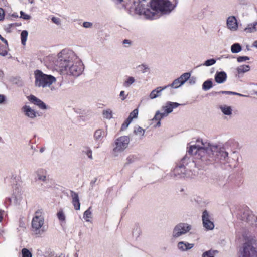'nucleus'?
<instances>
[{"instance_id": "obj_52", "label": "nucleus", "mask_w": 257, "mask_h": 257, "mask_svg": "<svg viewBox=\"0 0 257 257\" xmlns=\"http://www.w3.org/2000/svg\"><path fill=\"white\" fill-rule=\"evenodd\" d=\"M0 39L2 40V42H3L5 44H8L7 40L6 39H5L4 37H3L1 35H0Z\"/></svg>"}, {"instance_id": "obj_25", "label": "nucleus", "mask_w": 257, "mask_h": 257, "mask_svg": "<svg viewBox=\"0 0 257 257\" xmlns=\"http://www.w3.org/2000/svg\"><path fill=\"white\" fill-rule=\"evenodd\" d=\"M83 27L86 28H99L100 26L97 24H93L90 22H84L82 25Z\"/></svg>"}, {"instance_id": "obj_9", "label": "nucleus", "mask_w": 257, "mask_h": 257, "mask_svg": "<svg viewBox=\"0 0 257 257\" xmlns=\"http://www.w3.org/2000/svg\"><path fill=\"white\" fill-rule=\"evenodd\" d=\"M191 229V226L187 224L180 223L176 225L174 229L173 236L178 237L182 234H185Z\"/></svg>"}, {"instance_id": "obj_19", "label": "nucleus", "mask_w": 257, "mask_h": 257, "mask_svg": "<svg viewBox=\"0 0 257 257\" xmlns=\"http://www.w3.org/2000/svg\"><path fill=\"white\" fill-rule=\"evenodd\" d=\"M227 75L225 72H220L217 73L215 76V80L218 83H223L226 79Z\"/></svg>"}, {"instance_id": "obj_14", "label": "nucleus", "mask_w": 257, "mask_h": 257, "mask_svg": "<svg viewBox=\"0 0 257 257\" xmlns=\"http://www.w3.org/2000/svg\"><path fill=\"white\" fill-rule=\"evenodd\" d=\"M70 194L72 197V203L76 210H80V203L79 199L78 194L74 191L71 190Z\"/></svg>"}, {"instance_id": "obj_38", "label": "nucleus", "mask_w": 257, "mask_h": 257, "mask_svg": "<svg viewBox=\"0 0 257 257\" xmlns=\"http://www.w3.org/2000/svg\"><path fill=\"white\" fill-rule=\"evenodd\" d=\"M146 1V0H139V1L136 4L135 6L136 7H138V5H139V7L141 9L145 8L144 7L146 6V4H145ZM147 4H146V6Z\"/></svg>"}, {"instance_id": "obj_3", "label": "nucleus", "mask_w": 257, "mask_h": 257, "mask_svg": "<svg viewBox=\"0 0 257 257\" xmlns=\"http://www.w3.org/2000/svg\"><path fill=\"white\" fill-rule=\"evenodd\" d=\"M44 224V217L42 210H38L31 222V231L35 235H41L44 232L42 229Z\"/></svg>"}, {"instance_id": "obj_23", "label": "nucleus", "mask_w": 257, "mask_h": 257, "mask_svg": "<svg viewBox=\"0 0 257 257\" xmlns=\"http://www.w3.org/2000/svg\"><path fill=\"white\" fill-rule=\"evenodd\" d=\"M46 171L43 169H39L37 171L38 179L45 181L46 180Z\"/></svg>"}, {"instance_id": "obj_50", "label": "nucleus", "mask_w": 257, "mask_h": 257, "mask_svg": "<svg viewBox=\"0 0 257 257\" xmlns=\"http://www.w3.org/2000/svg\"><path fill=\"white\" fill-rule=\"evenodd\" d=\"M87 155L90 159H92V151L91 150L87 151Z\"/></svg>"}, {"instance_id": "obj_6", "label": "nucleus", "mask_w": 257, "mask_h": 257, "mask_svg": "<svg viewBox=\"0 0 257 257\" xmlns=\"http://www.w3.org/2000/svg\"><path fill=\"white\" fill-rule=\"evenodd\" d=\"M239 257H257V251L251 243H245L240 250Z\"/></svg>"}, {"instance_id": "obj_54", "label": "nucleus", "mask_w": 257, "mask_h": 257, "mask_svg": "<svg viewBox=\"0 0 257 257\" xmlns=\"http://www.w3.org/2000/svg\"><path fill=\"white\" fill-rule=\"evenodd\" d=\"M4 211L0 210V222H1L3 218Z\"/></svg>"}, {"instance_id": "obj_26", "label": "nucleus", "mask_w": 257, "mask_h": 257, "mask_svg": "<svg viewBox=\"0 0 257 257\" xmlns=\"http://www.w3.org/2000/svg\"><path fill=\"white\" fill-rule=\"evenodd\" d=\"M242 48L239 43H235L231 46V50L232 53H236L241 51Z\"/></svg>"}, {"instance_id": "obj_61", "label": "nucleus", "mask_w": 257, "mask_h": 257, "mask_svg": "<svg viewBox=\"0 0 257 257\" xmlns=\"http://www.w3.org/2000/svg\"><path fill=\"white\" fill-rule=\"evenodd\" d=\"M43 151H44V149H43V148H41V149H40V152H43Z\"/></svg>"}, {"instance_id": "obj_57", "label": "nucleus", "mask_w": 257, "mask_h": 257, "mask_svg": "<svg viewBox=\"0 0 257 257\" xmlns=\"http://www.w3.org/2000/svg\"><path fill=\"white\" fill-rule=\"evenodd\" d=\"M222 93L225 94L232 93V92L230 91H222Z\"/></svg>"}, {"instance_id": "obj_24", "label": "nucleus", "mask_w": 257, "mask_h": 257, "mask_svg": "<svg viewBox=\"0 0 257 257\" xmlns=\"http://www.w3.org/2000/svg\"><path fill=\"white\" fill-rule=\"evenodd\" d=\"M250 68V66L248 65H240L237 68V71L239 74L243 73L248 71Z\"/></svg>"}, {"instance_id": "obj_55", "label": "nucleus", "mask_w": 257, "mask_h": 257, "mask_svg": "<svg viewBox=\"0 0 257 257\" xmlns=\"http://www.w3.org/2000/svg\"><path fill=\"white\" fill-rule=\"evenodd\" d=\"M123 44H131V41L128 40H127V39H125L123 41Z\"/></svg>"}, {"instance_id": "obj_47", "label": "nucleus", "mask_w": 257, "mask_h": 257, "mask_svg": "<svg viewBox=\"0 0 257 257\" xmlns=\"http://www.w3.org/2000/svg\"><path fill=\"white\" fill-rule=\"evenodd\" d=\"M131 122L128 121V119H126L125 122L122 124L121 130H124L126 128Z\"/></svg>"}, {"instance_id": "obj_12", "label": "nucleus", "mask_w": 257, "mask_h": 257, "mask_svg": "<svg viewBox=\"0 0 257 257\" xmlns=\"http://www.w3.org/2000/svg\"><path fill=\"white\" fill-rule=\"evenodd\" d=\"M227 28L231 31H236L238 27V24L236 17L230 16L226 19Z\"/></svg>"}, {"instance_id": "obj_37", "label": "nucleus", "mask_w": 257, "mask_h": 257, "mask_svg": "<svg viewBox=\"0 0 257 257\" xmlns=\"http://www.w3.org/2000/svg\"><path fill=\"white\" fill-rule=\"evenodd\" d=\"M134 81L135 79L133 77H129L127 80H126L125 82H124V86L126 87L128 86L133 83H134Z\"/></svg>"}, {"instance_id": "obj_42", "label": "nucleus", "mask_w": 257, "mask_h": 257, "mask_svg": "<svg viewBox=\"0 0 257 257\" xmlns=\"http://www.w3.org/2000/svg\"><path fill=\"white\" fill-rule=\"evenodd\" d=\"M215 62L216 60H215L213 59H211L206 61L204 64L206 66H209L213 65L215 63Z\"/></svg>"}, {"instance_id": "obj_49", "label": "nucleus", "mask_w": 257, "mask_h": 257, "mask_svg": "<svg viewBox=\"0 0 257 257\" xmlns=\"http://www.w3.org/2000/svg\"><path fill=\"white\" fill-rule=\"evenodd\" d=\"M5 101V97L3 95H0V103H3Z\"/></svg>"}, {"instance_id": "obj_5", "label": "nucleus", "mask_w": 257, "mask_h": 257, "mask_svg": "<svg viewBox=\"0 0 257 257\" xmlns=\"http://www.w3.org/2000/svg\"><path fill=\"white\" fill-rule=\"evenodd\" d=\"M197 142L198 143L200 142L201 146L199 145H191L189 147L188 152L189 154L196 156L197 158L202 160L203 158L208 153L209 150L208 148H206L202 140L200 141L198 140Z\"/></svg>"}, {"instance_id": "obj_2", "label": "nucleus", "mask_w": 257, "mask_h": 257, "mask_svg": "<svg viewBox=\"0 0 257 257\" xmlns=\"http://www.w3.org/2000/svg\"><path fill=\"white\" fill-rule=\"evenodd\" d=\"M74 54L71 51L63 49L58 54L57 65L60 70L67 75L78 76L83 71V65L80 62L74 63Z\"/></svg>"}, {"instance_id": "obj_7", "label": "nucleus", "mask_w": 257, "mask_h": 257, "mask_svg": "<svg viewBox=\"0 0 257 257\" xmlns=\"http://www.w3.org/2000/svg\"><path fill=\"white\" fill-rule=\"evenodd\" d=\"M130 138L127 136H121L117 139L115 141V147L113 149L115 152L123 151L128 146Z\"/></svg>"}, {"instance_id": "obj_27", "label": "nucleus", "mask_w": 257, "mask_h": 257, "mask_svg": "<svg viewBox=\"0 0 257 257\" xmlns=\"http://www.w3.org/2000/svg\"><path fill=\"white\" fill-rule=\"evenodd\" d=\"M138 114V109H135L132 112L130 113L128 117L127 118L128 121L132 122L134 118H137Z\"/></svg>"}, {"instance_id": "obj_34", "label": "nucleus", "mask_w": 257, "mask_h": 257, "mask_svg": "<svg viewBox=\"0 0 257 257\" xmlns=\"http://www.w3.org/2000/svg\"><path fill=\"white\" fill-rule=\"evenodd\" d=\"M166 116V114L163 113H160L159 111L157 112L155 116L154 119L156 120H160L164 117Z\"/></svg>"}, {"instance_id": "obj_18", "label": "nucleus", "mask_w": 257, "mask_h": 257, "mask_svg": "<svg viewBox=\"0 0 257 257\" xmlns=\"http://www.w3.org/2000/svg\"><path fill=\"white\" fill-rule=\"evenodd\" d=\"M22 109L27 116L31 118H34L36 116V112L30 106L25 105L23 107Z\"/></svg>"}, {"instance_id": "obj_60", "label": "nucleus", "mask_w": 257, "mask_h": 257, "mask_svg": "<svg viewBox=\"0 0 257 257\" xmlns=\"http://www.w3.org/2000/svg\"><path fill=\"white\" fill-rule=\"evenodd\" d=\"M254 46H255L257 48V41H255L254 43Z\"/></svg>"}, {"instance_id": "obj_32", "label": "nucleus", "mask_w": 257, "mask_h": 257, "mask_svg": "<svg viewBox=\"0 0 257 257\" xmlns=\"http://www.w3.org/2000/svg\"><path fill=\"white\" fill-rule=\"evenodd\" d=\"M21 253L22 257H32V253L26 248L22 249Z\"/></svg>"}, {"instance_id": "obj_15", "label": "nucleus", "mask_w": 257, "mask_h": 257, "mask_svg": "<svg viewBox=\"0 0 257 257\" xmlns=\"http://www.w3.org/2000/svg\"><path fill=\"white\" fill-rule=\"evenodd\" d=\"M20 23H15L10 24L6 26V30L9 32L13 31H19L21 32H27L26 30H21L19 28L21 27Z\"/></svg>"}, {"instance_id": "obj_58", "label": "nucleus", "mask_w": 257, "mask_h": 257, "mask_svg": "<svg viewBox=\"0 0 257 257\" xmlns=\"http://www.w3.org/2000/svg\"><path fill=\"white\" fill-rule=\"evenodd\" d=\"M30 4H33L34 3V0H28Z\"/></svg>"}, {"instance_id": "obj_29", "label": "nucleus", "mask_w": 257, "mask_h": 257, "mask_svg": "<svg viewBox=\"0 0 257 257\" xmlns=\"http://www.w3.org/2000/svg\"><path fill=\"white\" fill-rule=\"evenodd\" d=\"M212 87V82L211 80H208L205 81L202 85L203 89L206 90H208Z\"/></svg>"}, {"instance_id": "obj_40", "label": "nucleus", "mask_w": 257, "mask_h": 257, "mask_svg": "<svg viewBox=\"0 0 257 257\" xmlns=\"http://www.w3.org/2000/svg\"><path fill=\"white\" fill-rule=\"evenodd\" d=\"M51 20L53 22V23H55V24L57 25H61V19L59 18L56 17H52L51 18Z\"/></svg>"}, {"instance_id": "obj_35", "label": "nucleus", "mask_w": 257, "mask_h": 257, "mask_svg": "<svg viewBox=\"0 0 257 257\" xmlns=\"http://www.w3.org/2000/svg\"><path fill=\"white\" fill-rule=\"evenodd\" d=\"M57 217L59 220L61 221H64L65 220V216L62 211H59L57 213Z\"/></svg>"}, {"instance_id": "obj_22", "label": "nucleus", "mask_w": 257, "mask_h": 257, "mask_svg": "<svg viewBox=\"0 0 257 257\" xmlns=\"http://www.w3.org/2000/svg\"><path fill=\"white\" fill-rule=\"evenodd\" d=\"M105 135V134L103 130L98 129L95 132L94 137L96 140H101Z\"/></svg>"}, {"instance_id": "obj_31", "label": "nucleus", "mask_w": 257, "mask_h": 257, "mask_svg": "<svg viewBox=\"0 0 257 257\" xmlns=\"http://www.w3.org/2000/svg\"><path fill=\"white\" fill-rule=\"evenodd\" d=\"M103 115L104 118L110 119L112 117V112L110 109L105 110L103 111Z\"/></svg>"}, {"instance_id": "obj_39", "label": "nucleus", "mask_w": 257, "mask_h": 257, "mask_svg": "<svg viewBox=\"0 0 257 257\" xmlns=\"http://www.w3.org/2000/svg\"><path fill=\"white\" fill-rule=\"evenodd\" d=\"M20 18H22L24 20H29L31 18V16L29 15L26 14L23 11H21L20 12Z\"/></svg>"}, {"instance_id": "obj_59", "label": "nucleus", "mask_w": 257, "mask_h": 257, "mask_svg": "<svg viewBox=\"0 0 257 257\" xmlns=\"http://www.w3.org/2000/svg\"><path fill=\"white\" fill-rule=\"evenodd\" d=\"M12 16H13V17H18V15L15 14H13L12 15Z\"/></svg>"}, {"instance_id": "obj_45", "label": "nucleus", "mask_w": 257, "mask_h": 257, "mask_svg": "<svg viewBox=\"0 0 257 257\" xmlns=\"http://www.w3.org/2000/svg\"><path fill=\"white\" fill-rule=\"evenodd\" d=\"M134 132L136 134L143 135L144 133V130L141 127H139L137 130H135Z\"/></svg>"}, {"instance_id": "obj_11", "label": "nucleus", "mask_w": 257, "mask_h": 257, "mask_svg": "<svg viewBox=\"0 0 257 257\" xmlns=\"http://www.w3.org/2000/svg\"><path fill=\"white\" fill-rule=\"evenodd\" d=\"M239 218L245 222H249L254 219V215L248 208L245 207L240 210L238 214Z\"/></svg>"}, {"instance_id": "obj_8", "label": "nucleus", "mask_w": 257, "mask_h": 257, "mask_svg": "<svg viewBox=\"0 0 257 257\" xmlns=\"http://www.w3.org/2000/svg\"><path fill=\"white\" fill-rule=\"evenodd\" d=\"M202 220L203 227L207 230H212L214 228L213 219L207 210L203 212Z\"/></svg>"}, {"instance_id": "obj_53", "label": "nucleus", "mask_w": 257, "mask_h": 257, "mask_svg": "<svg viewBox=\"0 0 257 257\" xmlns=\"http://www.w3.org/2000/svg\"><path fill=\"white\" fill-rule=\"evenodd\" d=\"M182 168V167L181 166H177L176 167H175V168L174 169V171L175 172H177L179 170H180V169H181Z\"/></svg>"}, {"instance_id": "obj_43", "label": "nucleus", "mask_w": 257, "mask_h": 257, "mask_svg": "<svg viewBox=\"0 0 257 257\" xmlns=\"http://www.w3.org/2000/svg\"><path fill=\"white\" fill-rule=\"evenodd\" d=\"M248 60H249V58L248 56H239L237 59L238 62H241Z\"/></svg>"}, {"instance_id": "obj_46", "label": "nucleus", "mask_w": 257, "mask_h": 257, "mask_svg": "<svg viewBox=\"0 0 257 257\" xmlns=\"http://www.w3.org/2000/svg\"><path fill=\"white\" fill-rule=\"evenodd\" d=\"M5 16V13L4 9L0 8V21H2L4 20Z\"/></svg>"}, {"instance_id": "obj_4", "label": "nucleus", "mask_w": 257, "mask_h": 257, "mask_svg": "<svg viewBox=\"0 0 257 257\" xmlns=\"http://www.w3.org/2000/svg\"><path fill=\"white\" fill-rule=\"evenodd\" d=\"M34 75L35 86L39 87L49 86L56 81V78L54 76L45 74L39 70H36Z\"/></svg>"}, {"instance_id": "obj_13", "label": "nucleus", "mask_w": 257, "mask_h": 257, "mask_svg": "<svg viewBox=\"0 0 257 257\" xmlns=\"http://www.w3.org/2000/svg\"><path fill=\"white\" fill-rule=\"evenodd\" d=\"M27 98L31 103L35 104V105H37L39 107V108L41 109H47L46 104L42 101H41L34 95H30Z\"/></svg>"}, {"instance_id": "obj_21", "label": "nucleus", "mask_w": 257, "mask_h": 257, "mask_svg": "<svg viewBox=\"0 0 257 257\" xmlns=\"http://www.w3.org/2000/svg\"><path fill=\"white\" fill-rule=\"evenodd\" d=\"M245 31L247 32H254L257 31V22H253L249 24L245 28Z\"/></svg>"}, {"instance_id": "obj_28", "label": "nucleus", "mask_w": 257, "mask_h": 257, "mask_svg": "<svg viewBox=\"0 0 257 257\" xmlns=\"http://www.w3.org/2000/svg\"><path fill=\"white\" fill-rule=\"evenodd\" d=\"M8 50V44H5L0 47V55L6 56L7 55Z\"/></svg>"}, {"instance_id": "obj_36", "label": "nucleus", "mask_w": 257, "mask_h": 257, "mask_svg": "<svg viewBox=\"0 0 257 257\" xmlns=\"http://www.w3.org/2000/svg\"><path fill=\"white\" fill-rule=\"evenodd\" d=\"M215 251L209 250L204 252L202 257H214Z\"/></svg>"}, {"instance_id": "obj_44", "label": "nucleus", "mask_w": 257, "mask_h": 257, "mask_svg": "<svg viewBox=\"0 0 257 257\" xmlns=\"http://www.w3.org/2000/svg\"><path fill=\"white\" fill-rule=\"evenodd\" d=\"M178 246L179 249L183 250H187V248L186 247V243H184L183 242H180L178 243Z\"/></svg>"}, {"instance_id": "obj_10", "label": "nucleus", "mask_w": 257, "mask_h": 257, "mask_svg": "<svg viewBox=\"0 0 257 257\" xmlns=\"http://www.w3.org/2000/svg\"><path fill=\"white\" fill-rule=\"evenodd\" d=\"M190 73H185L181 75L179 78L175 79L170 85H168V87L171 86L174 88H178L183 85L190 78Z\"/></svg>"}, {"instance_id": "obj_16", "label": "nucleus", "mask_w": 257, "mask_h": 257, "mask_svg": "<svg viewBox=\"0 0 257 257\" xmlns=\"http://www.w3.org/2000/svg\"><path fill=\"white\" fill-rule=\"evenodd\" d=\"M180 105V104L176 102H169L166 105L163 107L164 113L167 116L169 113H171L174 108H177Z\"/></svg>"}, {"instance_id": "obj_48", "label": "nucleus", "mask_w": 257, "mask_h": 257, "mask_svg": "<svg viewBox=\"0 0 257 257\" xmlns=\"http://www.w3.org/2000/svg\"><path fill=\"white\" fill-rule=\"evenodd\" d=\"M120 96L122 97L121 99L124 100L126 97H125V92L124 91H121L120 93Z\"/></svg>"}, {"instance_id": "obj_1", "label": "nucleus", "mask_w": 257, "mask_h": 257, "mask_svg": "<svg viewBox=\"0 0 257 257\" xmlns=\"http://www.w3.org/2000/svg\"><path fill=\"white\" fill-rule=\"evenodd\" d=\"M139 1V0H133L134 6L132 9L134 10L136 14L149 19H155L162 15L169 14L176 7V5L169 0H151L149 5H147L146 8L141 9L139 5L138 7L135 6Z\"/></svg>"}, {"instance_id": "obj_33", "label": "nucleus", "mask_w": 257, "mask_h": 257, "mask_svg": "<svg viewBox=\"0 0 257 257\" xmlns=\"http://www.w3.org/2000/svg\"><path fill=\"white\" fill-rule=\"evenodd\" d=\"M222 111L225 115H230L231 114V108L229 106H225L221 108Z\"/></svg>"}, {"instance_id": "obj_41", "label": "nucleus", "mask_w": 257, "mask_h": 257, "mask_svg": "<svg viewBox=\"0 0 257 257\" xmlns=\"http://www.w3.org/2000/svg\"><path fill=\"white\" fill-rule=\"evenodd\" d=\"M28 33H21V42L23 45L26 44Z\"/></svg>"}, {"instance_id": "obj_51", "label": "nucleus", "mask_w": 257, "mask_h": 257, "mask_svg": "<svg viewBox=\"0 0 257 257\" xmlns=\"http://www.w3.org/2000/svg\"><path fill=\"white\" fill-rule=\"evenodd\" d=\"M193 246V244L186 243V247L187 248V250L192 248Z\"/></svg>"}, {"instance_id": "obj_30", "label": "nucleus", "mask_w": 257, "mask_h": 257, "mask_svg": "<svg viewBox=\"0 0 257 257\" xmlns=\"http://www.w3.org/2000/svg\"><path fill=\"white\" fill-rule=\"evenodd\" d=\"M91 207H89L87 210H86L83 215L84 218L86 221H88L89 218H91L92 213L90 211Z\"/></svg>"}, {"instance_id": "obj_20", "label": "nucleus", "mask_w": 257, "mask_h": 257, "mask_svg": "<svg viewBox=\"0 0 257 257\" xmlns=\"http://www.w3.org/2000/svg\"><path fill=\"white\" fill-rule=\"evenodd\" d=\"M116 3L121 4L123 3V5L128 6L131 5L129 7L130 11L131 12H133L134 14H136L133 9H132V7L134 6L133 0H113Z\"/></svg>"}, {"instance_id": "obj_17", "label": "nucleus", "mask_w": 257, "mask_h": 257, "mask_svg": "<svg viewBox=\"0 0 257 257\" xmlns=\"http://www.w3.org/2000/svg\"><path fill=\"white\" fill-rule=\"evenodd\" d=\"M168 87V86L164 87H158L155 89L153 90L150 94V98L151 99H154L161 95V92L164 89Z\"/></svg>"}, {"instance_id": "obj_56", "label": "nucleus", "mask_w": 257, "mask_h": 257, "mask_svg": "<svg viewBox=\"0 0 257 257\" xmlns=\"http://www.w3.org/2000/svg\"><path fill=\"white\" fill-rule=\"evenodd\" d=\"M222 155H224V158L228 157V153L226 152H222Z\"/></svg>"}]
</instances>
